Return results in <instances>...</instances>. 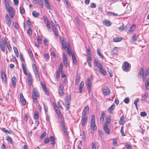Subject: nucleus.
Returning a JSON list of instances; mask_svg holds the SVG:
<instances>
[{"label": "nucleus", "instance_id": "nucleus-1", "mask_svg": "<svg viewBox=\"0 0 149 149\" xmlns=\"http://www.w3.org/2000/svg\"><path fill=\"white\" fill-rule=\"evenodd\" d=\"M131 65L127 62L125 61L123 63L122 65V69L123 70L126 72L129 71L131 69Z\"/></svg>", "mask_w": 149, "mask_h": 149}, {"label": "nucleus", "instance_id": "nucleus-2", "mask_svg": "<svg viewBox=\"0 0 149 149\" xmlns=\"http://www.w3.org/2000/svg\"><path fill=\"white\" fill-rule=\"evenodd\" d=\"M39 95V93L36 89H34L32 92V98L33 99V102L36 103L37 102V97Z\"/></svg>", "mask_w": 149, "mask_h": 149}, {"label": "nucleus", "instance_id": "nucleus-3", "mask_svg": "<svg viewBox=\"0 0 149 149\" xmlns=\"http://www.w3.org/2000/svg\"><path fill=\"white\" fill-rule=\"evenodd\" d=\"M91 128L92 130H97V127L95 125V117L94 115H92L91 117Z\"/></svg>", "mask_w": 149, "mask_h": 149}, {"label": "nucleus", "instance_id": "nucleus-4", "mask_svg": "<svg viewBox=\"0 0 149 149\" xmlns=\"http://www.w3.org/2000/svg\"><path fill=\"white\" fill-rule=\"evenodd\" d=\"M7 10L9 13V15L12 18H13L14 16L15 13L13 7H10V6H8L6 7Z\"/></svg>", "mask_w": 149, "mask_h": 149}, {"label": "nucleus", "instance_id": "nucleus-5", "mask_svg": "<svg viewBox=\"0 0 149 149\" xmlns=\"http://www.w3.org/2000/svg\"><path fill=\"white\" fill-rule=\"evenodd\" d=\"M63 64L62 63H61L59 67L58 71L56 72V79L58 81L59 78V74L60 72H62L63 69Z\"/></svg>", "mask_w": 149, "mask_h": 149}, {"label": "nucleus", "instance_id": "nucleus-6", "mask_svg": "<svg viewBox=\"0 0 149 149\" xmlns=\"http://www.w3.org/2000/svg\"><path fill=\"white\" fill-rule=\"evenodd\" d=\"M6 41L4 40L3 41H1L0 42V47L1 50L4 52H5V46L6 45Z\"/></svg>", "mask_w": 149, "mask_h": 149}, {"label": "nucleus", "instance_id": "nucleus-7", "mask_svg": "<svg viewBox=\"0 0 149 149\" xmlns=\"http://www.w3.org/2000/svg\"><path fill=\"white\" fill-rule=\"evenodd\" d=\"M87 89L88 93H90L91 92V87L92 86V84L91 81V80L89 78H88L87 80Z\"/></svg>", "mask_w": 149, "mask_h": 149}, {"label": "nucleus", "instance_id": "nucleus-8", "mask_svg": "<svg viewBox=\"0 0 149 149\" xmlns=\"http://www.w3.org/2000/svg\"><path fill=\"white\" fill-rule=\"evenodd\" d=\"M102 90L103 94L105 96L107 95L110 93V89L108 87H104Z\"/></svg>", "mask_w": 149, "mask_h": 149}, {"label": "nucleus", "instance_id": "nucleus-9", "mask_svg": "<svg viewBox=\"0 0 149 149\" xmlns=\"http://www.w3.org/2000/svg\"><path fill=\"white\" fill-rule=\"evenodd\" d=\"M5 19L6 24L9 27H10L11 24V21L8 15L7 14L6 15Z\"/></svg>", "mask_w": 149, "mask_h": 149}, {"label": "nucleus", "instance_id": "nucleus-10", "mask_svg": "<svg viewBox=\"0 0 149 149\" xmlns=\"http://www.w3.org/2000/svg\"><path fill=\"white\" fill-rule=\"evenodd\" d=\"M63 63L65 67H67L68 66L67 58L66 55L65 53L63 54Z\"/></svg>", "mask_w": 149, "mask_h": 149}, {"label": "nucleus", "instance_id": "nucleus-11", "mask_svg": "<svg viewBox=\"0 0 149 149\" xmlns=\"http://www.w3.org/2000/svg\"><path fill=\"white\" fill-rule=\"evenodd\" d=\"M51 24L52 26L54 33L56 37H57L58 36V33L57 29L54 26V25L53 22H52V23H51Z\"/></svg>", "mask_w": 149, "mask_h": 149}, {"label": "nucleus", "instance_id": "nucleus-12", "mask_svg": "<svg viewBox=\"0 0 149 149\" xmlns=\"http://www.w3.org/2000/svg\"><path fill=\"white\" fill-rule=\"evenodd\" d=\"M94 64L100 70H101V69L103 68L102 65L98 61L95 60L94 62Z\"/></svg>", "mask_w": 149, "mask_h": 149}, {"label": "nucleus", "instance_id": "nucleus-13", "mask_svg": "<svg viewBox=\"0 0 149 149\" xmlns=\"http://www.w3.org/2000/svg\"><path fill=\"white\" fill-rule=\"evenodd\" d=\"M20 101L22 104L23 105H25L26 104V101L24 98L22 94H21L20 95Z\"/></svg>", "mask_w": 149, "mask_h": 149}, {"label": "nucleus", "instance_id": "nucleus-14", "mask_svg": "<svg viewBox=\"0 0 149 149\" xmlns=\"http://www.w3.org/2000/svg\"><path fill=\"white\" fill-rule=\"evenodd\" d=\"M136 27L135 25L133 24L130 28L129 30L127 31V33L128 34L131 33L135 30Z\"/></svg>", "mask_w": 149, "mask_h": 149}, {"label": "nucleus", "instance_id": "nucleus-15", "mask_svg": "<svg viewBox=\"0 0 149 149\" xmlns=\"http://www.w3.org/2000/svg\"><path fill=\"white\" fill-rule=\"evenodd\" d=\"M69 45L70 46V44L68 42H67L66 43L64 40H63L62 42V45L63 48V49H65L66 48H67V46Z\"/></svg>", "mask_w": 149, "mask_h": 149}, {"label": "nucleus", "instance_id": "nucleus-16", "mask_svg": "<svg viewBox=\"0 0 149 149\" xmlns=\"http://www.w3.org/2000/svg\"><path fill=\"white\" fill-rule=\"evenodd\" d=\"M103 24L107 26H110L111 24V22L109 20L105 19L103 21Z\"/></svg>", "mask_w": 149, "mask_h": 149}, {"label": "nucleus", "instance_id": "nucleus-17", "mask_svg": "<svg viewBox=\"0 0 149 149\" xmlns=\"http://www.w3.org/2000/svg\"><path fill=\"white\" fill-rule=\"evenodd\" d=\"M80 79V75L77 74L75 80V84L76 85H78Z\"/></svg>", "mask_w": 149, "mask_h": 149}, {"label": "nucleus", "instance_id": "nucleus-18", "mask_svg": "<svg viewBox=\"0 0 149 149\" xmlns=\"http://www.w3.org/2000/svg\"><path fill=\"white\" fill-rule=\"evenodd\" d=\"M71 95H67L65 98V101L66 103H70L71 102Z\"/></svg>", "mask_w": 149, "mask_h": 149}, {"label": "nucleus", "instance_id": "nucleus-19", "mask_svg": "<svg viewBox=\"0 0 149 149\" xmlns=\"http://www.w3.org/2000/svg\"><path fill=\"white\" fill-rule=\"evenodd\" d=\"M1 77L2 80L3 82H5L6 81V75L4 71H2L1 72Z\"/></svg>", "mask_w": 149, "mask_h": 149}, {"label": "nucleus", "instance_id": "nucleus-20", "mask_svg": "<svg viewBox=\"0 0 149 149\" xmlns=\"http://www.w3.org/2000/svg\"><path fill=\"white\" fill-rule=\"evenodd\" d=\"M105 116V113L104 111H102L101 112V115L100 117V121L102 123L104 121Z\"/></svg>", "mask_w": 149, "mask_h": 149}, {"label": "nucleus", "instance_id": "nucleus-21", "mask_svg": "<svg viewBox=\"0 0 149 149\" xmlns=\"http://www.w3.org/2000/svg\"><path fill=\"white\" fill-rule=\"evenodd\" d=\"M115 108V105L113 104L111 107H110L108 109V111L110 113H113V111Z\"/></svg>", "mask_w": 149, "mask_h": 149}, {"label": "nucleus", "instance_id": "nucleus-22", "mask_svg": "<svg viewBox=\"0 0 149 149\" xmlns=\"http://www.w3.org/2000/svg\"><path fill=\"white\" fill-rule=\"evenodd\" d=\"M71 56L73 63L76 65H77V62L74 54L73 53H71Z\"/></svg>", "mask_w": 149, "mask_h": 149}, {"label": "nucleus", "instance_id": "nucleus-23", "mask_svg": "<svg viewBox=\"0 0 149 149\" xmlns=\"http://www.w3.org/2000/svg\"><path fill=\"white\" fill-rule=\"evenodd\" d=\"M108 125H105L103 127L105 133L107 134H109L110 133V132L109 129L107 127Z\"/></svg>", "mask_w": 149, "mask_h": 149}, {"label": "nucleus", "instance_id": "nucleus-24", "mask_svg": "<svg viewBox=\"0 0 149 149\" xmlns=\"http://www.w3.org/2000/svg\"><path fill=\"white\" fill-rule=\"evenodd\" d=\"M28 83L29 85L31 86L32 83V76L30 74H29L28 76Z\"/></svg>", "mask_w": 149, "mask_h": 149}, {"label": "nucleus", "instance_id": "nucleus-25", "mask_svg": "<svg viewBox=\"0 0 149 149\" xmlns=\"http://www.w3.org/2000/svg\"><path fill=\"white\" fill-rule=\"evenodd\" d=\"M84 83L83 81H81L79 85V90L80 93H81L82 92V88L84 86Z\"/></svg>", "mask_w": 149, "mask_h": 149}, {"label": "nucleus", "instance_id": "nucleus-26", "mask_svg": "<svg viewBox=\"0 0 149 149\" xmlns=\"http://www.w3.org/2000/svg\"><path fill=\"white\" fill-rule=\"evenodd\" d=\"M11 82L13 87L15 88L16 82V78L15 77H13L11 79Z\"/></svg>", "mask_w": 149, "mask_h": 149}, {"label": "nucleus", "instance_id": "nucleus-27", "mask_svg": "<svg viewBox=\"0 0 149 149\" xmlns=\"http://www.w3.org/2000/svg\"><path fill=\"white\" fill-rule=\"evenodd\" d=\"M118 52V50L117 48L116 47H115L114 49L112 50L111 52V54L113 55H116Z\"/></svg>", "mask_w": 149, "mask_h": 149}, {"label": "nucleus", "instance_id": "nucleus-28", "mask_svg": "<svg viewBox=\"0 0 149 149\" xmlns=\"http://www.w3.org/2000/svg\"><path fill=\"white\" fill-rule=\"evenodd\" d=\"M40 85L42 87V89L46 93H47V89L46 88L45 85L44 84V82L42 81H40Z\"/></svg>", "mask_w": 149, "mask_h": 149}, {"label": "nucleus", "instance_id": "nucleus-29", "mask_svg": "<svg viewBox=\"0 0 149 149\" xmlns=\"http://www.w3.org/2000/svg\"><path fill=\"white\" fill-rule=\"evenodd\" d=\"M124 119V116L123 115L121 116L120 118V120L119 121V124L121 125H123L124 123H123Z\"/></svg>", "mask_w": 149, "mask_h": 149}, {"label": "nucleus", "instance_id": "nucleus-30", "mask_svg": "<svg viewBox=\"0 0 149 149\" xmlns=\"http://www.w3.org/2000/svg\"><path fill=\"white\" fill-rule=\"evenodd\" d=\"M144 74V69L143 67H141L140 68L139 72L138 73V75L140 77H141Z\"/></svg>", "mask_w": 149, "mask_h": 149}, {"label": "nucleus", "instance_id": "nucleus-31", "mask_svg": "<svg viewBox=\"0 0 149 149\" xmlns=\"http://www.w3.org/2000/svg\"><path fill=\"white\" fill-rule=\"evenodd\" d=\"M111 117L110 116H108L107 118L106 121L105 123V125H109L111 122Z\"/></svg>", "mask_w": 149, "mask_h": 149}, {"label": "nucleus", "instance_id": "nucleus-32", "mask_svg": "<svg viewBox=\"0 0 149 149\" xmlns=\"http://www.w3.org/2000/svg\"><path fill=\"white\" fill-rule=\"evenodd\" d=\"M87 117L86 116V113H84V112H83L82 113V119L81 120L87 121Z\"/></svg>", "mask_w": 149, "mask_h": 149}, {"label": "nucleus", "instance_id": "nucleus-33", "mask_svg": "<svg viewBox=\"0 0 149 149\" xmlns=\"http://www.w3.org/2000/svg\"><path fill=\"white\" fill-rule=\"evenodd\" d=\"M61 124L62 125V129L63 130L64 133L67 132V130L65 128L64 122L63 121H61Z\"/></svg>", "mask_w": 149, "mask_h": 149}, {"label": "nucleus", "instance_id": "nucleus-34", "mask_svg": "<svg viewBox=\"0 0 149 149\" xmlns=\"http://www.w3.org/2000/svg\"><path fill=\"white\" fill-rule=\"evenodd\" d=\"M148 93L147 92L145 93L144 95L142 96V100L145 101L148 97Z\"/></svg>", "mask_w": 149, "mask_h": 149}, {"label": "nucleus", "instance_id": "nucleus-35", "mask_svg": "<svg viewBox=\"0 0 149 149\" xmlns=\"http://www.w3.org/2000/svg\"><path fill=\"white\" fill-rule=\"evenodd\" d=\"M32 14L33 16L35 17H38L39 15V13L37 12L36 11H33L32 12Z\"/></svg>", "mask_w": 149, "mask_h": 149}, {"label": "nucleus", "instance_id": "nucleus-36", "mask_svg": "<svg viewBox=\"0 0 149 149\" xmlns=\"http://www.w3.org/2000/svg\"><path fill=\"white\" fill-rule=\"evenodd\" d=\"M22 68L23 70L24 74L26 75H27V72L26 69V67L24 65V63H22Z\"/></svg>", "mask_w": 149, "mask_h": 149}, {"label": "nucleus", "instance_id": "nucleus-37", "mask_svg": "<svg viewBox=\"0 0 149 149\" xmlns=\"http://www.w3.org/2000/svg\"><path fill=\"white\" fill-rule=\"evenodd\" d=\"M122 38L121 37H117L113 38V40L114 42H117L121 40Z\"/></svg>", "mask_w": 149, "mask_h": 149}, {"label": "nucleus", "instance_id": "nucleus-38", "mask_svg": "<svg viewBox=\"0 0 149 149\" xmlns=\"http://www.w3.org/2000/svg\"><path fill=\"white\" fill-rule=\"evenodd\" d=\"M13 49L16 56L17 57H18L19 55V53L17 50V49L16 47H13Z\"/></svg>", "mask_w": 149, "mask_h": 149}, {"label": "nucleus", "instance_id": "nucleus-39", "mask_svg": "<svg viewBox=\"0 0 149 149\" xmlns=\"http://www.w3.org/2000/svg\"><path fill=\"white\" fill-rule=\"evenodd\" d=\"M4 1L5 7H7L8 6H9L10 4L9 2V0H4Z\"/></svg>", "mask_w": 149, "mask_h": 149}, {"label": "nucleus", "instance_id": "nucleus-40", "mask_svg": "<svg viewBox=\"0 0 149 149\" xmlns=\"http://www.w3.org/2000/svg\"><path fill=\"white\" fill-rule=\"evenodd\" d=\"M36 77L38 80L39 81L40 78L39 77V75L38 71H36L34 72Z\"/></svg>", "mask_w": 149, "mask_h": 149}, {"label": "nucleus", "instance_id": "nucleus-41", "mask_svg": "<svg viewBox=\"0 0 149 149\" xmlns=\"http://www.w3.org/2000/svg\"><path fill=\"white\" fill-rule=\"evenodd\" d=\"M6 46L7 48L8 49L9 52H10L11 51V49H12L10 45L8 43H7L6 44Z\"/></svg>", "mask_w": 149, "mask_h": 149}, {"label": "nucleus", "instance_id": "nucleus-42", "mask_svg": "<svg viewBox=\"0 0 149 149\" xmlns=\"http://www.w3.org/2000/svg\"><path fill=\"white\" fill-rule=\"evenodd\" d=\"M19 11L21 14H24L25 13V10L23 7H20Z\"/></svg>", "mask_w": 149, "mask_h": 149}, {"label": "nucleus", "instance_id": "nucleus-43", "mask_svg": "<svg viewBox=\"0 0 149 149\" xmlns=\"http://www.w3.org/2000/svg\"><path fill=\"white\" fill-rule=\"evenodd\" d=\"M49 141H50L51 142L53 141H55V139L53 136H51L49 139L47 138V143Z\"/></svg>", "mask_w": 149, "mask_h": 149}, {"label": "nucleus", "instance_id": "nucleus-44", "mask_svg": "<svg viewBox=\"0 0 149 149\" xmlns=\"http://www.w3.org/2000/svg\"><path fill=\"white\" fill-rule=\"evenodd\" d=\"M46 135V133L45 132H43L42 134H41V136L40 137V139H43L45 137Z\"/></svg>", "mask_w": 149, "mask_h": 149}, {"label": "nucleus", "instance_id": "nucleus-45", "mask_svg": "<svg viewBox=\"0 0 149 149\" xmlns=\"http://www.w3.org/2000/svg\"><path fill=\"white\" fill-rule=\"evenodd\" d=\"M139 98H136L134 100V104H135L137 109H138V107L137 106V103L139 101Z\"/></svg>", "mask_w": 149, "mask_h": 149}, {"label": "nucleus", "instance_id": "nucleus-46", "mask_svg": "<svg viewBox=\"0 0 149 149\" xmlns=\"http://www.w3.org/2000/svg\"><path fill=\"white\" fill-rule=\"evenodd\" d=\"M131 40L134 41H136L137 40V37L135 34L133 35V36L132 37Z\"/></svg>", "mask_w": 149, "mask_h": 149}, {"label": "nucleus", "instance_id": "nucleus-47", "mask_svg": "<svg viewBox=\"0 0 149 149\" xmlns=\"http://www.w3.org/2000/svg\"><path fill=\"white\" fill-rule=\"evenodd\" d=\"M6 139L7 141L8 142V143H12V140L11 138L9 136H7L6 137Z\"/></svg>", "mask_w": 149, "mask_h": 149}, {"label": "nucleus", "instance_id": "nucleus-48", "mask_svg": "<svg viewBox=\"0 0 149 149\" xmlns=\"http://www.w3.org/2000/svg\"><path fill=\"white\" fill-rule=\"evenodd\" d=\"M67 51L69 56H70L71 53L70 51V47L69 45L67 47Z\"/></svg>", "mask_w": 149, "mask_h": 149}, {"label": "nucleus", "instance_id": "nucleus-49", "mask_svg": "<svg viewBox=\"0 0 149 149\" xmlns=\"http://www.w3.org/2000/svg\"><path fill=\"white\" fill-rule=\"evenodd\" d=\"M34 118L35 120H37L38 118V112H35L34 114Z\"/></svg>", "mask_w": 149, "mask_h": 149}, {"label": "nucleus", "instance_id": "nucleus-50", "mask_svg": "<svg viewBox=\"0 0 149 149\" xmlns=\"http://www.w3.org/2000/svg\"><path fill=\"white\" fill-rule=\"evenodd\" d=\"M36 39L37 40V42L39 44H40L42 43V41L41 38L40 37L38 36L36 38Z\"/></svg>", "mask_w": 149, "mask_h": 149}, {"label": "nucleus", "instance_id": "nucleus-51", "mask_svg": "<svg viewBox=\"0 0 149 149\" xmlns=\"http://www.w3.org/2000/svg\"><path fill=\"white\" fill-rule=\"evenodd\" d=\"M101 73L104 75H106L107 74V72L105 70L102 68L101 70H100Z\"/></svg>", "mask_w": 149, "mask_h": 149}, {"label": "nucleus", "instance_id": "nucleus-52", "mask_svg": "<svg viewBox=\"0 0 149 149\" xmlns=\"http://www.w3.org/2000/svg\"><path fill=\"white\" fill-rule=\"evenodd\" d=\"M109 15H113V16H118V14L117 13H115L111 12H109L108 13Z\"/></svg>", "mask_w": 149, "mask_h": 149}, {"label": "nucleus", "instance_id": "nucleus-53", "mask_svg": "<svg viewBox=\"0 0 149 149\" xmlns=\"http://www.w3.org/2000/svg\"><path fill=\"white\" fill-rule=\"evenodd\" d=\"M13 26L14 27L17 29H19L18 25L17 24L16 22H14L13 23Z\"/></svg>", "mask_w": 149, "mask_h": 149}, {"label": "nucleus", "instance_id": "nucleus-54", "mask_svg": "<svg viewBox=\"0 0 149 149\" xmlns=\"http://www.w3.org/2000/svg\"><path fill=\"white\" fill-rule=\"evenodd\" d=\"M6 134H8V133L10 134V131H9L8 130H6V128H3L1 129Z\"/></svg>", "mask_w": 149, "mask_h": 149}, {"label": "nucleus", "instance_id": "nucleus-55", "mask_svg": "<svg viewBox=\"0 0 149 149\" xmlns=\"http://www.w3.org/2000/svg\"><path fill=\"white\" fill-rule=\"evenodd\" d=\"M47 8L49 10V12L50 13H51V11H52V10L51 9V6L50 5L49 3L47 1Z\"/></svg>", "mask_w": 149, "mask_h": 149}, {"label": "nucleus", "instance_id": "nucleus-56", "mask_svg": "<svg viewBox=\"0 0 149 149\" xmlns=\"http://www.w3.org/2000/svg\"><path fill=\"white\" fill-rule=\"evenodd\" d=\"M28 52L30 57L31 58H32V57H33V55L32 52L31 50L30 49H29L28 50Z\"/></svg>", "mask_w": 149, "mask_h": 149}, {"label": "nucleus", "instance_id": "nucleus-57", "mask_svg": "<svg viewBox=\"0 0 149 149\" xmlns=\"http://www.w3.org/2000/svg\"><path fill=\"white\" fill-rule=\"evenodd\" d=\"M50 27V24L47 20V28L48 29V31H51Z\"/></svg>", "mask_w": 149, "mask_h": 149}, {"label": "nucleus", "instance_id": "nucleus-58", "mask_svg": "<svg viewBox=\"0 0 149 149\" xmlns=\"http://www.w3.org/2000/svg\"><path fill=\"white\" fill-rule=\"evenodd\" d=\"M32 67L34 72L38 71L36 66L35 64H33Z\"/></svg>", "mask_w": 149, "mask_h": 149}, {"label": "nucleus", "instance_id": "nucleus-59", "mask_svg": "<svg viewBox=\"0 0 149 149\" xmlns=\"http://www.w3.org/2000/svg\"><path fill=\"white\" fill-rule=\"evenodd\" d=\"M107 71L108 72L110 77H112V70L108 68H107Z\"/></svg>", "mask_w": 149, "mask_h": 149}, {"label": "nucleus", "instance_id": "nucleus-60", "mask_svg": "<svg viewBox=\"0 0 149 149\" xmlns=\"http://www.w3.org/2000/svg\"><path fill=\"white\" fill-rule=\"evenodd\" d=\"M140 115L141 116L145 117L147 116V114L145 112H141L140 113Z\"/></svg>", "mask_w": 149, "mask_h": 149}, {"label": "nucleus", "instance_id": "nucleus-61", "mask_svg": "<svg viewBox=\"0 0 149 149\" xmlns=\"http://www.w3.org/2000/svg\"><path fill=\"white\" fill-rule=\"evenodd\" d=\"M89 110V108L88 106H86L85 108L84 111V113H86L87 111H88Z\"/></svg>", "mask_w": 149, "mask_h": 149}, {"label": "nucleus", "instance_id": "nucleus-62", "mask_svg": "<svg viewBox=\"0 0 149 149\" xmlns=\"http://www.w3.org/2000/svg\"><path fill=\"white\" fill-rule=\"evenodd\" d=\"M130 99L129 97H127L125 99L124 101L126 104H128L129 103Z\"/></svg>", "mask_w": 149, "mask_h": 149}, {"label": "nucleus", "instance_id": "nucleus-63", "mask_svg": "<svg viewBox=\"0 0 149 149\" xmlns=\"http://www.w3.org/2000/svg\"><path fill=\"white\" fill-rule=\"evenodd\" d=\"M124 127V126H123L121 128L120 130V132H121V135L123 136H124L125 135V133L123 132V128Z\"/></svg>", "mask_w": 149, "mask_h": 149}, {"label": "nucleus", "instance_id": "nucleus-64", "mask_svg": "<svg viewBox=\"0 0 149 149\" xmlns=\"http://www.w3.org/2000/svg\"><path fill=\"white\" fill-rule=\"evenodd\" d=\"M41 8H43V1L42 0H38Z\"/></svg>", "mask_w": 149, "mask_h": 149}]
</instances>
